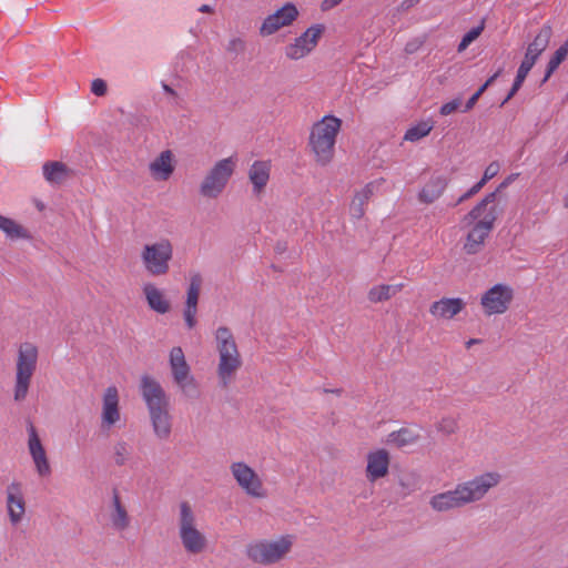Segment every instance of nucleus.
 <instances>
[{
  "label": "nucleus",
  "mask_w": 568,
  "mask_h": 568,
  "mask_svg": "<svg viewBox=\"0 0 568 568\" xmlns=\"http://www.w3.org/2000/svg\"><path fill=\"white\" fill-rule=\"evenodd\" d=\"M465 307L466 302L460 297H442L429 305V314L437 321H449Z\"/></svg>",
  "instance_id": "21"
},
{
  "label": "nucleus",
  "mask_w": 568,
  "mask_h": 568,
  "mask_svg": "<svg viewBox=\"0 0 568 568\" xmlns=\"http://www.w3.org/2000/svg\"><path fill=\"white\" fill-rule=\"evenodd\" d=\"M460 106H462V99L457 98V99H454L453 101H449V102L443 104L439 112L442 115H449V114L454 113L455 111L459 110Z\"/></svg>",
  "instance_id": "41"
},
{
  "label": "nucleus",
  "mask_w": 568,
  "mask_h": 568,
  "mask_svg": "<svg viewBox=\"0 0 568 568\" xmlns=\"http://www.w3.org/2000/svg\"><path fill=\"white\" fill-rule=\"evenodd\" d=\"M520 88H516L515 89V84H513L509 93L507 94V97L505 98V100L501 102V106L505 105L516 93L517 91L519 90Z\"/></svg>",
  "instance_id": "48"
},
{
  "label": "nucleus",
  "mask_w": 568,
  "mask_h": 568,
  "mask_svg": "<svg viewBox=\"0 0 568 568\" xmlns=\"http://www.w3.org/2000/svg\"><path fill=\"white\" fill-rule=\"evenodd\" d=\"M109 518L112 527L118 531L128 529L131 523L128 509L122 504L121 498L116 491H114L112 496Z\"/></svg>",
  "instance_id": "25"
},
{
  "label": "nucleus",
  "mask_w": 568,
  "mask_h": 568,
  "mask_svg": "<svg viewBox=\"0 0 568 568\" xmlns=\"http://www.w3.org/2000/svg\"><path fill=\"white\" fill-rule=\"evenodd\" d=\"M202 283L203 280L199 273H194L190 276V284L186 292V301L183 312L185 324L190 329H192L197 323L196 313Z\"/></svg>",
  "instance_id": "19"
},
{
  "label": "nucleus",
  "mask_w": 568,
  "mask_h": 568,
  "mask_svg": "<svg viewBox=\"0 0 568 568\" xmlns=\"http://www.w3.org/2000/svg\"><path fill=\"white\" fill-rule=\"evenodd\" d=\"M169 365L174 383L184 394L196 389L195 378L191 373V367L180 346L171 348L169 353Z\"/></svg>",
  "instance_id": "13"
},
{
  "label": "nucleus",
  "mask_w": 568,
  "mask_h": 568,
  "mask_svg": "<svg viewBox=\"0 0 568 568\" xmlns=\"http://www.w3.org/2000/svg\"><path fill=\"white\" fill-rule=\"evenodd\" d=\"M37 209H38L39 211H43L45 207H44V204H43L42 202L37 201Z\"/></svg>",
  "instance_id": "54"
},
{
  "label": "nucleus",
  "mask_w": 568,
  "mask_h": 568,
  "mask_svg": "<svg viewBox=\"0 0 568 568\" xmlns=\"http://www.w3.org/2000/svg\"><path fill=\"white\" fill-rule=\"evenodd\" d=\"M44 179L51 184H62L72 176V170L60 161L45 162L42 166Z\"/></svg>",
  "instance_id": "26"
},
{
  "label": "nucleus",
  "mask_w": 568,
  "mask_h": 568,
  "mask_svg": "<svg viewBox=\"0 0 568 568\" xmlns=\"http://www.w3.org/2000/svg\"><path fill=\"white\" fill-rule=\"evenodd\" d=\"M518 174H510L509 176H507L501 183L500 185L498 186V189L495 191L496 193L499 192L500 190L507 187L510 183H513L516 179H517Z\"/></svg>",
  "instance_id": "45"
},
{
  "label": "nucleus",
  "mask_w": 568,
  "mask_h": 568,
  "mask_svg": "<svg viewBox=\"0 0 568 568\" xmlns=\"http://www.w3.org/2000/svg\"><path fill=\"white\" fill-rule=\"evenodd\" d=\"M121 422L120 397L115 386L105 389L102 398L101 424L110 429Z\"/></svg>",
  "instance_id": "17"
},
{
  "label": "nucleus",
  "mask_w": 568,
  "mask_h": 568,
  "mask_svg": "<svg viewBox=\"0 0 568 568\" xmlns=\"http://www.w3.org/2000/svg\"><path fill=\"white\" fill-rule=\"evenodd\" d=\"M483 30H484V24L483 23L480 26L469 30L463 37L462 41L459 42V44H458V52H463L464 50H466V48L480 36Z\"/></svg>",
  "instance_id": "39"
},
{
  "label": "nucleus",
  "mask_w": 568,
  "mask_h": 568,
  "mask_svg": "<svg viewBox=\"0 0 568 568\" xmlns=\"http://www.w3.org/2000/svg\"><path fill=\"white\" fill-rule=\"evenodd\" d=\"M173 247L168 240L146 244L141 253L145 270L154 276L164 275L169 272V262L172 258Z\"/></svg>",
  "instance_id": "11"
},
{
  "label": "nucleus",
  "mask_w": 568,
  "mask_h": 568,
  "mask_svg": "<svg viewBox=\"0 0 568 568\" xmlns=\"http://www.w3.org/2000/svg\"><path fill=\"white\" fill-rule=\"evenodd\" d=\"M38 357L39 351L33 343L24 342L19 345L13 385L14 402L20 403L27 398L32 377L37 369Z\"/></svg>",
  "instance_id": "6"
},
{
  "label": "nucleus",
  "mask_w": 568,
  "mask_h": 568,
  "mask_svg": "<svg viewBox=\"0 0 568 568\" xmlns=\"http://www.w3.org/2000/svg\"><path fill=\"white\" fill-rule=\"evenodd\" d=\"M499 170H500L499 162L494 161V162L489 163L486 166V169L484 171V175L480 179V181H478L473 187H470L465 194H463L458 199V202L459 203L464 202L465 200H467V199L471 197L473 195L477 194L489 180H491L493 178H495L498 174Z\"/></svg>",
  "instance_id": "32"
},
{
  "label": "nucleus",
  "mask_w": 568,
  "mask_h": 568,
  "mask_svg": "<svg viewBox=\"0 0 568 568\" xmlns=\"http://www.w3.org/2000/svg\"><path fill=\"white\" fill-rule=\"evenodd\" d=\"M432 130L433 124L430 122L422 121L406 131L404 140L409 142H417L420 139L427 136Z\"/></svg>",
  "instance_id": "34"
},
{
  "label": "nucleus",
  "mask_w": 568,
  "mask_h": 568,
  "mask_svg": "<svg viewBox=\"0 0 568 568\" xmlns=\"http://www.w3.org/2000/svg\"><path fill=\"white\" fill-rule=\"evenodd\" d=\"M214 339L217 353L216 375L220 385L226 388L234 382L237 372L242 367V356L235 337L229 327H217Z\"/></svg>",
  "instance_id": "4"
},
{
  "label": "nucleus",
  "mask_w": 568,
  "mask_h": 568,
  "mask_svg": "<svg viewBox=\"0 0 568 568\" xmlns=\"http://www.w3.org/2000/svg\"><path fill=\"white\" fill-rule=\"evenodd\" d=\"M496 192L487 194L469 213H485L494 210Z\"/></svg>",
  "instance_id": "38"
},
{
  "label": "nucleus",
  "mask_w": 568,
  "mask_h": 568,
  "mask_svg": "<svg viewBox=\"0 0 568 568\" xmlns=\"http://www.w3.org/2000/svg\"><path fill=\"white\" fill-rule=\"evenodd\" d=\"M178 531L183 549L191 555H199L207 548V538L199 528L196 514L189 501L179 505Z\"/></svg>",
  "instance_id": "5"
},
{
  "label": "nucleus",
  "mask_w": 568,
  "mask_h": 568,
  "mask_svg": "<svg viewBox=\"0 0 568 568\" xmlns=\"http://www.w3.org/2000/svg\"><path fill=\"white\" fill-rule=\"evenodd\" d=\"M552 31L549 26H544L534 41L528 44L526 54L521 63H528L529 68H532L539 55L547 49Z\"/></svg>",
  "instance_id": "22"
},
{
  "label": "nucleus",
  "mask_w": 568,
  "mask_h": 568,
  "mask_svg": "<svg viewBox=\"0 0 568 568\" xmlns=\"http://www.w3.org/2000/svg\"><path fill=\"white\" fill-rule=\"evenodd\" d=\"M298 11L293 3H286L273 14H270L263 21L260 33L262 36H271L281 28L291 26L297 18Z\"/></svg>",
  "instance_id": "15"
},
{
  "label": "nucleus",
  "mask_w": 568,
  "mask_h": 568,
  "mask_svg": "<svg viewBox=\"0 0 568 568\" xmlns=\"http://www.w3.org/2000/svg\"><path fill=\"white\" fill-rule=\"evenodd\" d=\"M500 73H501V70H498L495 74H493V75H491V77H490V78L485 82V84H486L487 87L491 85V84L495 82V80L500 75Z\"/></svg>",
  "instance_id": "51"
},
{
  "label": "nucleus",
  "mask_w": 568,
  "mask_h": 568,
  "mask_svg": "<svg viewBox=\"0 0 568 568\" xmlns=\"http://www.w3.org/2000/svg\"><path fill=\"white\" fill-rule=\"evenodd\" d=\"M199 11L200 12H203V13H212L214 10L211 6L209 4H202L200 8H199Z\"/></svg>",
  "instance_id": "52"
},
{
  "label": "nucleus",
  "mask_w": 568,
  "mask_h": 568,
  "mask_svg": "<svg viewBox=\"0 0 568 568\" xmlns=\"http://www.w3.org/2000/svg\"><path fill=\"white\" fill-rule=\"evenodd\" d=\"M530 70H531V68L528 67V63H520L518 71H517V75L513 83V84H515V89L521 88V85Z\"/></svg>",
  "instance_id": "40"
},
{
  "label": "nucleus",
  "mask_w": 568,
  "mask_h": 568,
  "mask_svg": "<svg viewBox=\"0 0 568 568\" xmlns=\"http://www.w3.org/2000/svg\"><path fill=\"white\" fill-rule=\"evenodd\" d=\"M520 88H516L515 89V84H513L509 93L507 94V97L505 98V100L501 102V106L505 105L516 93L517 91L519 90Z\"/></svg>",
  "instance_id": "49"
},
{
  "label": "nucleus",
  "mask_w": 568,
  "mask_h": 568,
  "mask_svg": "<svg viewBox=\"0 0 568 568\" xmlns=\"http://www.w3.org/2000/svg\"><path fill=\"white\" fill-rule=\"evenodd\" d=\"M365 475L369 483H375L388 475L390 455L384 448L372 450L366 456Z\"/></svg>",
  "instance_id": "18"
},
{
  "label": "nucleus",
  "mask_w": 568,
  "mask_h": 568,
  "mask_svg": "<svg viewBox=\"0 0 568 568\" xmlns=\"http://www.w3.org/2000/svg\"><path fill=\"white\" fill-rule=\"evenodd\" d=\"M6 506L11 525H18L26 514V500L20 483L12 481L7 486Z\"/></svg>",
  "instance_id": "16"
},
{
  "label": "nucleus",
  "mask_w": 568,
  "mask_h": 568,
  "mask_svg": "<svg viewBox=\"0 0 568 568\" xmlns=\"http://www.w3.org/2000/svg\"><path fill=\"white\" fill-rule=\"evenodd\" d=\"M343 0H324L322 2V10L323 11H327V10H331L333 8H335L336 6H338Z\"/></svg>",
  "instance_id": "44"
},
{
  "label": "nucleus",
  "mask_w": 568,
  "mask_h": 568,
  "mask_svg": "<svg viewBox=\"0 0 568 568\" xmlns=\"http://www.w3.org/2000/svg\"><path fill=\"white\" fill-rule=\"evenodd\" d=\"M404 287V283L377 284L369 288L367 298L373 304L384 303L402 292Z\"/></svg>",
  "instance_id": "28"
},
{
  "label": "nucleus",
  "mask_w": 568,
  "mask_h": 568,
  "mask_svg": "<svg viewBox=\"0 0 568 568\" xmlns=\"http://www.w3.org/2000/svg\"><path fill=\"white\" fill-rule=\"evenodd\" d=\"M237 165L235 155L221 159L207 171L200 184V194L207 199H216L223 193Z\"/></svg>",
  "instance_id": "9"
},
{
  "label": "nucleus",
  "mask_w": 568,
  "mask_h": 568,
  "mask_svg": "<svg viewBox=\"0 0 568 568\" xmlns=\"http://www.w3.org/2000/svg\"><path fill=\"white\" fill-rule=\"evenodd\" d=\"M243 47H244L243 41H242V40H240V39H234V40H232V41H231V43H230V50H231V49H234V50H237V49H239V50H242V49H243Z\"/></svg>",
  "instance_id": "47"
},
{
  "label": "nucleus",
  "mask_w": 568,
  "mask_h": 568,
  "mask_svg": "<svg viewBox=\"0 0 568 568\" xmlns=\"http://www.w3.org/2000/svg\"><path fill=\"white\" fill-rule=\"evenodd\" d=\"M447 186V178L444 175H434L425 184L419 193V199L426 203H433L437 200Z\"/></svg>",
  "instance_id": "29"
},
{
  "label": "nucleus",
  "mask_w": 568,
  "mask_h": 568,
  "mask_svg": "<svg viewBox=\"0 0 568 568\" xmlns=\"http://www.w3.org/2000/svg\"><path fill=\"white\" fill-rule=\"evenodd\" d=\"M106 90H108V87H106V83H105L104 80L95 79V80L92 81V83H91V91L95 95L103 97V95H105Z\"/></svg>",
  "instance_id": "42"
},
{
  "label": "nucleus",
  "mask_w": 568,
  "mask_h": 568,
  "mask_svg": "<svg viewBox=\"0 0 568 568\" xmlns=\"http://www.w3.org/2000/svg\"><path fill=\"white\" fill-rule=\"evenodd\" d=\"M478 99H479L478 94L474 93L470 97V99L467 101V103L465 104V108L462 111L467 112V111L471 110L475 106Z\"/></svg>",
  "instance_id": "46"
},
{
  "label": "nucleus",
  "mask_w": 568,
  "mask_h": 568,
  "mask_svg": "<svg viewBox=\"0 0 568 568\" xmlns=\"http://www.w3.org/2000/svg\"><path fill=\"white\" fill-rule=\"evenodd\" d=\"M324 32V26L315 24L310 27L303 34L285 48V55L290 60H300L311 53L317 45Z\"/></svg>",
  "instance_id": "14"
},
{
  "label": "nucleus",
  "mask_w": 568,
  "mask_h": 568,
  "mask_svg": "<svg viewBox=\"0 0 568 568\" xmlns=\"http://www.w3.org/2000/svg\"><path fill=\"white\" fill-rule=\"evenodd\" d=\"M495 225V215H465L462 221L464 231L463 250L468 255L479 253Z\"/></svg>",
  "instance_id": "8"
},
{
  "label": "nucleus",
  "mask_w": 568,
  "mask_h": 568,
  "mask_svg": "<svg viewBox=\"0 0 568 568\" xmlns=\"http://www.w3.org/2000/svg\"><path fill=\"white\" fill-rule=\"evenodd\" d=\"M341 129L342 120L331 114L323 116L312 125L307 145L316 164L326 166L333 161L336 139Z\"/></svg>",
  "instance_id": "3"
},
{
  "label": "nucleus",
  "mask_w": 568,
  "mask_h": 568,
  "mask_svg": "<svg viewBox=\"0 0 568 568\" xmlns=\"http://www.w3.org/2000/svg\"><path fill=\"white\" fill-rule=\"evenodd\" d=\"M487 85L484 83L475 93L478 94V97L480 98V95L487 90Z\"/></svg>",
  "instance_id": "53"
},
{
  "label": "nucleus",
  "mask_w": 568,
  "mask_h": 568,
  "mask_svg": "<svg viewBox=\"0 0 568 568\" xmlns=\"http://www.w3.org/2000/svg\"><path fill=\"white\" fill-rule=\"evenodd\" d=\"M230 473L237 487L253 499L267 497V488L262 476L245 462H233L230 465Z\"/></svg>",
  "instance_id": "10"
},
{
  "label": "nucleus",
  "mask_w": 568,
  "mask_h": 568,
  "mask_svg": "<svg viewBox=\"0 0 568 568\" xmlns=\"http://www.w3.org/2000/svg\"><path fill=\"white\" fill-rule=\"evenodd\" d=\"M458 427V419L452 415L442 416L435 425L437 433L445 436L455 434Z\"/></svg>",
  "instance_id": "36"
},
{
  "label": "nucleus",
  "mask_w": 568,
  "mask_h": 568,
  "mask_svg": "<svg viewBox=\"0 0 568 568\" xmlns=\"http://www.w3.org/2000/svg\"><path fill=\"white\" fill-rule=\"evenodd\" d=\"M419 439V434L413 428L403 427L396 432H392L386 439V444L397 448H403L415 444Z\"/></svg>",
  "instance_id": "30"
},
{
  "label": "nucleus",
  "mask_w": 568,
  "mask_h": 568,
  "mask_svg": "<svg viewBox=\"0 0 568 568\" xmlns=\"http://www.w3.org/2000/svg\"><path fill=\"white\" fill-rule=\"evenodd\" d=\"M0 230H2L8 237L13 240L30 237L27 229L6 215H0Z\"/></svg>",
  "instance_id": "33"
},
{
  "label": "nucleus",
  "mask_w": 568,
  "mask_h": 568,
  "mask_svg": "<svg viewBox=\"0 0 568 568\" xmlns=\"http://www.w3.org/2000/svg\"><path fill=\"white\" fill-rule=\"evenodd\" d=\"M133 456V447L130 443L120 439L112 446L111 457L113 463L119 466L128 465Z\"/></svg>",
  "instance_id": "31"
},
{
  "label": "nucleus",
  "mask_w": 568,
  "mask_h": 568,
  "mask_svg": "<svg viewBox=\"0 0 568 568\" xmlns=\"http://www.w3.org/2000/svg\"><path fill=\"white\" fill-rule=\"evenodd\" d=\"M28 448L34 463L37 473L47 477L51 474V466L47 456V452L38 436L36 428L31 425L28 429Z\"/></svg>",
  "instance_id": "20"
},
{
  "label": "nucleus",
  "mask_w": 568,
  "mask_h": 568,
  "mask_svg": "<svg viewBox=\"0 0 568 568\" xmlns=\"http://www.w3.org/2000/svg\"><path fill=\"white\" fill-rule=\"evenodd\" d=\"M373 194L371 185H366L359 192H357L352 201V207L355 211H363L364 205L368 202Z\"/></svg>",
  "instance_id": "37"
},
{
  "label": "nucleus",
  "mask_w": 568,
  "mask_h": 568,
  "mask_svg": "<svg viewBox=\"0 0 568 568\" xmlns=\"http://www.w3.org/2000/svg\"><path fill=\"white\" fill-rule=\"evenodd\" d=\"M162 88H163L165 93H168V94H170L172 97H176L178 95L176 91L174 89H172L169 84L164 83V82H162Z\"/></svg>",
  "instance_id": "50"
},
{
  "label": "nucleus",
  "mask_w": 568,
  "mask_h": 568,
  "mask_svg": "<svg viewBox=\"0 0 568 568\" xmlns=\"http://www.w3.org/2000/svg\"><path fill=\"white\" fill-rule=\"evenodd\" d=\"M295 537L283 535L275 539H261L246 546V556L260 565H273L283 560L292 550Z\"/></svg>",
  "instance_id": "7"
},
{
  "label": "nucleus",
  "mask_w": 568,
  "mask_h": 568,
  "mask_svg": "<svg viewBox=\"0 0 568 568\" xmlns=\"http://www.w3.org/2000/svg\"><path fill=\"white\" fill-rule=\"evenodd\" d=\"M500 481L501 475L498 471L483 473L457 484L454 489L434 495L429 499V506L437 513L463 508L484 499L488 491L497 487Z\"/></svg>",
  "instance_id": "1"
},
{
  "label": "nucleus",
  "mask_w": 568,
  "mask_h": 568,
  "mask_svg": "<svg viewBox=\"0 0 568 568\" xmlns=\"http://www.w3.org/2000/svg\"><path fill=\"white\" fill-rule=\"evenodd\" d=\"M474 343H476V341L475 339H470L467 344L468 345H474Z\"/></svg>",
  "instance_id": "55"
},
{
  "label": "nucleus",
  "mask_w": 568,
  "mask_h": 568,
  "mask_svg": "<svg viewBox=\"0 0 568 568\" xmlns=\"http://www.w3.org/2000/svg\"><path fill=\"white\" fill-rule=\"evenodd\" d=\"M565 206L568 207V196L565 200Z\"/></svg>",
  "instance_id": "56"
},
{
  "label": "nucleus",
  "mask_w": 568,
  "mask_h": 568,
  "mask_svg": "<svg viewBox=\"0 0 568 568\" xmlns=\"http://www.w3.org/2000/svg\"><path fill=\"white\" fill-rule=\"evenodd\" d=\"M152 178L156 181H166L174 171L173 154L170 150L163 151L149 165Z\"/></svg>",
  "instance_id": "24"
},
{
  "label": "nucleus",
  "mask_w": 568,
  "mask_h": 568,
  "mask_svg": "<svg viewBox=\"0 0 568 568\" xmlns=\"http://www.w3.org/2000/svg\"><path fill=\"white\" fill-rule=\"evenodd\" d=\"M567 55H568V40L559 49L556 50V52L549 60L544 81H547L549 79V77L557 70V68L566 59Z\"/></svg>",
  "instance_id": "35"
},
{
  "label": "nucleus",
  "mask_w": 568,
  "mask_h": 568,
  "mask_svg": "<svg viewBox=\"0 0 568 568\" xmlns=\"http://www.w3.org/2000/svg\"><path fill=\"white\" fill-rule=\"evenodd\" d=\"M143 294L145 296L149 307L158 314H166L171 310V303L166 297L164 291L160 290L152 283H146L143 286Z\"/></svg>",
  "instance_id": "23"
},
{
  "label": "nucleus",
  "mask_w": 568,
  "mask_h": 568,
  "mask_svg": "<svg viewBox=\"0 0 568 568\" xmlns=\"http://www.w3.org/2000/svg\"><path fill=\"white\" fill-rule=\"evenodd\" d=\"M422 0H404L397 8L398 12H407L409 9L418 4Z\"/></svg>",
  "instance_id": "43"
},
{
  "label": "nucleus",
  "mask_w": 568,
  "mask_h": 568,
  "mask_svg": "<svg viewBox=\"0 0 568 568\" xmlns=\"http://www.w3.org/2000/svg\"><path fill=\"white\" fill-rule=\"evenodd\" d=\"M271 164L266 161H255L248 170V179L253 184V192L260 194L270 180Z\"/></svg>",
  "instance_id": "27"
},
{
  "label": "nucleus",
  "mask_w": 568,
  "mask_h": 568,
  "mask_svg": "<svg viewBox=\"0 0 568 568\" xmlns=\"http://www.w3.org/2000/svg\"><path fill=\"white\" fill-rule=\"evenodd\" d=\"M515 298L513 286L506 283H497L485 291L480 296V306L487 316L506 313Z\"/></svg>",
  "instance_id": "12"
},
{
  "label": "nucleus",
  "mask_w": 568,
  "mask_h": 568,
  "mask_svg": "<svg viewBox=\"0 0 568 568\" xmlns=\"http://www.w3.org/2000/svg\"><path fill=\"white\" fill-rule=\"evenodd\" d=\"M140 392L149 412L154 436L160 440H168L173 427L169 396L161 384L149 375L141 377Z\"/></svg>",
  "instance_id": "2"
},
{
  "label": "nucleus",
  "mask_w": 568,
  "mask_h": 568,
  "mask_svg": "<svg viewBox=\"0 0 568 568\" xmlns=\"http://www.w3.org/2000/svg\"><path fill=\"white\" fill-rule=\"evenodd\" d=\"M566 158L568 159V151H567V155H566Z\"/></svg>",
  "instance_id": "57"
}]
</instances>
